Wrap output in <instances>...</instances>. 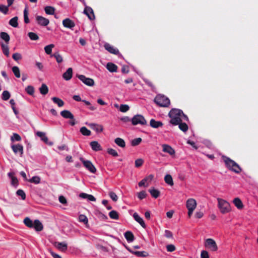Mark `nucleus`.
<instances>
[{
    "instance_id": "obj_1",
    "label": "nucleus",
    "mask_w": 258,
    "mask_h": 258,
    "mask_svg": "<svg viewBox=\"0 0 258 258\" xmlns=\"http://www.w3.org/2000/svg\"><path fill=\"white\" fill-rule=\"evenodd\" d=\"M182 115H183V112L181 110L176 108L172 109L168 113V115L171 118L170 123L174 125H178L182 121Z\"/></svg>"
},
{
    "instance_id": "obj_2",
    "label": "nucleus",
    "mask_w": 258,
    "mask_h": 258,
    "mask_svg": "<svg viewBox=\"0 0 258 258\" xmlns=\"http://www.w3.org/2000/svg\"><path fill=\"white\" fill-rule=\"evenodd\" d=\"M23 222L24 224L29 228H34L36 231L39 232L43 230V226L42 223L38 219L33 221L29 217H26Z\"/></svg>"
},
{
    "instance_id": "obj_3",
    "label": "nucleus",
    "mask_w": 258,
    "mask_h": 258,
    "mask_svg": "<svg viewBox=\"0 0 258 258\" xmlns=\"http://www.w3.org/2000/svg\"><path fill=\"white\" fill-rule=\"evenodd\" d=\"M222 159L226 167L229 170L234 172L236 173H239L241 172V168L235 161L225 156H223Z\"/></svg>"
},
{
    "instance_id": "obj_4",
    "label": "nucleus",
    "mask_w": 258,
    "mask_h": 258,
    "mask_svg": "<svg viewBox=\"0 0 258 258\" xmlns=\"http://www.w3.org/2000/svg\"><path fill=\"white\" fill-rule=\"evenodd\" d=\"M154 102L158 106L164 107L169 106L170 103L169 98L161 94H158L155 97Z\"/></svg>"
},
{
    "instance_id": "obj_5",
    "label": "nucleus",
    "mask_w": 258,
    "mask_h": 258,
    "mask_svg": "<svg viewBox=\"0 0 258 258\" xmlns=\"http://www.w3.org/2000/svg\"><path fill=\"white\" fill-rule=\"evenodd\" d=\"M218 207L222 214L228 213L230 211V206L229 203L224 200L218 198Z\"/></svg>"
},
{
    "instance_id": "obj_6",
    "label": "nucleus",
    "mask_w": 258,
    "mask_h": 258,
    "mask_svg": "<svg viewBox=\"0 0 258 258\" xmlns=\"http://www.w3.org/2000/svg\"><path fill=\"white\" fill-rule=\"evenodd\" d=\"M186 206L188 209V216L190 218L197 207V202L194 199H189L186 201Z\"/></svg>"
},
{
    "instance_id": "obj_7",
    "label": "nucleus",
    "mask_w": 258,
    "mask_h": 258,
    "mask_svg": "<svg viewBox=\"0 0 258 258\" xmlns=\"http://www.w3.org/2000/svg\"><path fill=\"white\" fill-rule=\"evenodd\" d=\"M133 125L141 124L142 125L147 124V121L145 117L141 114L135 115L131 119Z\"/></svg>"
},
{
    "instance_id": "obj_8",
    "label": "nucleus",
    "mask_w": 258,
    "mask_h": 258,
    "mask_svg": "<svg viewBox=\"0 0 258 258\" xmlns=\"http://www.w3.org/2000/svg\"><path fill=\"white\" fill-rule=\"evenodd\" d=\"M80 160L82 162L84 166L90 172L92 173L96 172V169L90 161L86 160L83 157H80Z\"/></svg>"
},
{
    "instance_id": "obj_9",
    "label": "nucleus",
    "mask_w": 258,
    "mask_h": 258,
    "mask_svg": "<svg viewBox=\"0 0 258 258\" xmlns=\"http://www.w3.org/2000/svg\"><path fill=\"white\" fill-rule=\"evenodd\" d=\"M205 246L212 251H216L218 249L217 245L214 240L212 238H208L205 241Z\"/></svg>"
},
{
    "instance_id": "obj_10",
    "label": "nucleus",
    "mask_w": 258,
    "mask_h": 258,
    "mask_svg": "<svg viewBox=\"0 0 258 258\" xmlns=\"http://www.w3.org/2000/svg\"><path fill=\"white\" fill-rule=\"evenodd\" d=\"M79 78L83 83L88 86H93L94 85V81L92 79L87 78L83 75H77Z\"/></svg>"
},
{
    "instance_id": "obj_11",
    "label": "nucleus",
    "mask_w": 258,
    "mask_h": 258,
    "mask_svg": "<svg viewBox=\"0 0 258 258\" xmlns=\"http://www.w3.org/2000/svg\"><path fill=\"white\" fill-rule=\"evenodd\" d=\"M12 149L15 154L19 153L20 156H22L23 154V147L21 144L12 145L11 146Z\"/></svg>"
},
{
    "instance_id": "obj_12",
    "label": "nucleus",
    "mask_w": 258,
    "mask_h": 258,
    "mask_svg": "<svg viewBox=\"0 0 258 258\" xmlns=\"http://www.w3.org/2000/svg\"><path fill=\"white\" fill-rule=\"evenodd\" d=\"M162 151L165 153L169 154L171 156L175 155V152L173 148L167 144L162 145Z\"/></svg>"
},
{
    "instance_id": "obj_13",
    "label": "nucleus",
    "mask_w": 258,
    "mask_h": 258,
    "mask_svg": "<svg viewBox=\"0 0 258 258\" xmlns=\"http://www.w3.org/2000/svg\"><path fill=\"white\" fill-rule=\"evenodd\" d=\"M36 20L38 24L41 26H46L49 23L48 19L40 16H37L36 17Z\"/></svg>"
},
{
    "instance_id": "obj_14",
    "label": "nucleus",
    "mask_w": 258,
    "mask_h": 258,
    "mask_svg": "<svg viewBox=\"0 0 258 258\" xmlns=\"http://www.w3.org/2000/svg\"><path fill=\"white\" fill-rule=\"evenodd\" d=\"M105 49L107 50L110 53L113 54H118L119 53V50L118 49L115 48L113 46L111 45L109 43H105L104 45Z\"/></svg>"
},
{
    "instance_id": "obj_15",
    "label": "nucleus",
    "mask_w": 258,
    "mask_h": 258,
    "mask_svg": "<svg viewBox=\"0 0 258 258\" xmlns=\"http://www.w3.org/2000/svg\"><path fill=\"white\" fill-rule=\"evenodd\" d=\"M54 245L55 247H56L59 250L64 252L67 250L68 245L64 242H55L54 243Z\"/></svg>"
},
{
    "instance_id": "obj_16",
    "label": "nucleus",
    "mask_w": 258,
    "mask_h": 258,
    "mask_svg": "<svg viewBox=\"0 0 258 258\" xmlns=\"http://www.w3.org/2000/svg\"><path fill=\"white\" fill-rule=\"evenodd\" d=\"M84 13L88 16L90 20H92L95 19L93 11L91 7L86 6L85 8Z\"/></svg>"
},
{
    "instance_id": "obj_17",
    "label": "nucleus",
    "mask_w": 258,
    "mask_h": 258,
    "mask_svg": "<svg viewBox=\"0 0 258 258\" xmlns=\"http://www.w3.org/2000/svg\"><path fill=\"white\" fill-rule=\"evenodd\" d=\"M88 125L92 130L97 133L102 132L103 130V127L102 125L93 123H87Z\"/></svg>"
},
{
    "instance_id": "obj_18",
    "label": "nucleus",
    "mask_w": 258,
    "mask_h": 258,
    "mask_svg": "<svg viewBox=\"0 0 258 258\" xmlns=\"http://www.w3.org/2000/svg\"><path fill=\"white\" fill-rule=\"evenodd\" d=\"M62 24L64 27L70 29L74 27L75 26V23L69 18L64 19L62 21Z\"/></svg>"
},
{
    "instance_id": "obj_19",
    "label": "nucleus",
    "mask_w": 258,
    "mask_h": 258,
    "mask_svg": "<svg viewBox=\"0 0 258 258\" xmlns=\"http://www.w3.org/2000/svg\"><path fill=\"white\" fill-rule=\"evenodd\" d=\"M133 217L134 219L137 222H138L143 228H145L146 227V224L145 223L143 219L138 215L137 213H134Z\"/></svg>"
},
{
    "instance_id": "obj_20",
    "label": "nucleus",
    "mask_w": 258,
    "mask_h": 258,
    "mask_svg": "<svg viewBox=\"0 0 258 258\" xmlns=\"http://www.w3.org/2000/svg\"><path fill=\"white\" fill-rule=\"evenodd\" d=\"M72 76L73 69L71 68H69L67 69V71L63 74L62 77L65 80L69 81L71 79Z\"/></svg>"
},
{
    "instance_id": "obj_21",
    "label": "nucleus",
    "mask_w": 258,
    "mask_h": 258,
    "mask_svg": "<svg viewBox=\"0 0 258 258\" xmlns=\"http://www.w3.org/2000/svg\"><path fill=\"white\" fill-rule=\"evenodd\" d=\"M163 124L160 121H156L154 119H151L150 121V125L154 128H157L159 127H162Z\"/></svg>"
},
{
    "instance_id": "obj_22",
    "label": "nucleus",
    "mask_w": 258,
    "mask_h": 258,
    "mask_svg": "<svg viewBox=\"0 0 258 258\" xmlns=\"http://www.w3.org/2000/svg\"><path fill=\"white\" fill-rule=\"evenodd\" d=\"M60 115L64 118L74 119V115L69 110H64L61 111Z\"/></svg>"
},
{
    "instance_id": "obj_23",
    "label": "nucleus",
    "mask_w": 258,
    "mask_h": 258,
    "mask_svg": "<svg viewBox=\"0 0 258 258\" xmlns=\"http://www.w3.org/2000/svg\"><path fill=\"white\" fill-rule=\"evenodd\" d=\"M90 145L93 151H99L102 150L100 145L97 141H92L90 142Z\"/></svg>"
},
{
    "instance_id": "obj_24",
    "label": "nucleus",
    "mask_w": 258,
    "mask_h": 258,
    "mask_svg": "<svg viewBox=\"0 0 258 258\" xmlns=\"http://www.w3.org/2000/svg\"><path fill=\"white\" fill-rule=\"evenodd\" d=\"M124 236L128 242H133L135 239V236L133 233L130 231H127L124 233Z\"/></svg>"
},
{
    "instance_id": "obj_25",
    "label": "nucleus",
    "mask_w": 258,
    "mask_h": 258,
    "mask_svg": "<svg viewBox=\"0 0 258 258\" xmlns=\"http://www.w3.org/2000/svg\"><path fill=\"white\" fill-rule=\"evenodd\" d=\"M106 69L111 73L117 72V66L112 62H108L106 64Z\"/></svg>"
},
{
    "instance_id": "obj_26",
    "label": "nucleus",
    "mask_w": 258,
    "mask_h": 258,
    "mask_svg": "<svg viewBox=\"0 0 258 258\" xmlns=\"http://www.w3.org/2000/svg\"><path fill=\"white\" fill-rule=\"evenodd\" d=\"M9 177L11 179V183L13 185H17L18 184V180L16 177L15 176V173L13 172H9L8 173Z\"/></svg>"
},
{
    "instance_id": "obj_27",
    "label": "nucleus",
    "mask_w": 258,
    "mask_h": 258,
    "mask_svg": "<svg viewBox=\"0 0 258 258\" xmlns=\"http://www.w3.org/2000/svg\"><path fill=\"white\" fill-rule=\"evenodd\" d=\"M233 202L237 209H242L243 208V205L239 198L234 199Z\"/></svg>"
},
{
    "instance_id": "obj_28",
    "label": "nucleus",
    "mask_w": 258,
    "mask_h": 258,
    "mask_svg": "<svg viewBox=\"0 0 258 258\" xmlns=\"http://www.w3.org/2000/svg\"><path fill=\"white\" fill-rule=\"evenodd\" d=\"M152 197L154 198L157 199L160 195V192L158 189L154 188H152L149 190Z\"/></svg>"
},
{
    "instance_id": "obj_29",
    "label": "nucleus",
    "mask_w": 258,
    "mask_h": 258,
    "mask_svg": "<svg viewBox=\"0 0 258 258\" xmlns=\"http://www.w3.org/2000/svg\"><path fill=\"white\" fill-rule=\"evenodd\" d=\"M51 99L54 103L58 105V107H62L64 104L63 101L58 97H53Z\"/></svg>"
},
{
    "instance_id": "obj_30",
    "label": "nucleus",
    "mask_w": 258,
    "mask_h": 258,
    "mask_svg": "<svg viewBox=\"0 0 258 258\" xmlns=\"http://www.w3.org/2000/svg\"><path fill=\"white\" fill-rule=\"evenodd\" d=\"M0 37L1 39H2L5 41L6 43H9V42L10 40V37L9 35L7 33L5 32H1Z\"/></svg>"
},
{
    "instance_id": "obj_31",
    "label": "nucleus",
    "mask_w": 258,
    "mask_h": 258,
    "mask_svg": "<svg viewBox=\"0 0 258 258\" xmlns=\"http://www.w3.org/2000/svg\"><path fill=\"white\" fill-rule=\"evenodd\" d=\"M40 93L43 95H45L48 92V88L45 84H42L39 88Z\"/></svg>"
},
{
    "instance_id": "obj_32",
    "label": "nucleus",
    "mask_w": 258,
    "mask_h": 258,
    "mask_svg": "<svg viewBox=\"0 0 258 258\" xmlns=\"http://www.w3.org/2000/svg\"><path fill=\"white\" fill-rule=\"evenodd\" d=\"M114 142L115 144L121 148H124L125 147V143L124 141L120 138H117L115 139Z\"/></svg>"
},
{
    "instance_id": "obj_33",
    "label": "nucleus",
    "mask_w": 258,
    "mask_h": 258,
    "mask_svg": "<svg viewBox=\"0 0 258 258\" xmlns=\"http://www.w3.org/2000/svg\"><path fill=\"white\" fill-rule=\"evenodd\" d=\"M36 135L38 137L41 138L42 141L45 143H48V138L45 136V134L41 132H37Z\"/></svg>"
},
{
    "instance_id": "obj_34",
    "label": "nucleus",
    "mask_w": 258,
    "mask_h": 258,
    "mask_svg": "<svg viewBox=\"0 0 258 258\" xmlns=\"http://www.w3.org/2000/svg\"><path fill=\"white\" fill-rule=\"evenodd\" d=\"M165 182L169 185L172 186L174 184L172 176L170 174H167L164 177Z\"/></svg>"
},
{
    "instance_id": "obj_35",
    "label": "nucleus",
    "mask_w": 258,
    "mask_h": 258,
    "mask_svg": "<svg viewBox=\"0 0 258 258\" xmlns=\"http://www.w3.org/2000/svg\"><path fill=\"white\" fill-rule=\"evenodd\" d=\"M81 133L85 136H89L91 135V132L86 127L83 126L80 128V130Z\"/></svg>"
},
{
    "instance_id": "obj_36",
    "label": "nucleus",
    "mask_w": 258,
    "mask_h": 258,
    "mask_svg": "<svg viewBox=\"0 0 258 258\" xmlns=\"http://www.w3.org/2000/svg\"><path fill=\"white\" fill-rule=\"evenodd\" d=\"M18 17H14L10 20L9 24L13 27H17L18 26Z\"/></svg>"
},
{
    "instance_id": "obj_37",
    "label": "nucleus",
    "mask_w": 258,
    "mask_h": 258,
    "mask_svg": "<svg viewBox=\"0 0 258 258\" xmlns=\"http://www.w3.org/2000/svg\"><path fill=\"white\" fill-rule=\"evenodd\" d=\"M109 216L112 219L118 220L119 219L118 213L115 210H112L109 213Z\"/></svg>"
},
{
    "instance_id": "obj_38",
    "label": "nucleus",
    "mask_w": 258,
    "mask_h": 258,
    "mask_svg": "<svg viewBox=\"0 0 258 258\" xmlns=\"http://www.w3.org/2000/svg\"><path fill=\"white\" fill-rule=\"evenodd\" d=\"M51 56L55 57L57 62L58 63H61L63 61L62 57L58 52L54 53Z\"/></svg>"
},
{
    "instance_id": "obj_39",
    "label": "nucleus",
    "mask_w": 258,
    "mask_h": 258,
    "mask_svg": "<svg viewBox=\"0 0 258 258\" xmlns=\"http://www.w3.org/2000/svg\"><path fill=\"white\" fill-rule=\"evenodd\" d=\"M12 70L16 78H20L21 74L19 67L17 66H14L12 68Z\"/></svg>"
},
{
    "instance_id": "obj_40",
    "label": "nucleus",
    "mask_w": 258,
    "mask_h": 258,
    "mask_svg": "<svg viewBox=\"0 0 258 258\" xmlns=\"http://www.w3.org/2000/svg\"><path fill=\"white\" fill-rule=\"evenodd\" d=\"M45 13L48 15H53L55 12V9L51 6H46L44 8Z\"/></svg>"
},
{
    "instance_id": "obj_41",
    "label": "nucleus",
    "mask_w": 258,
    "mask_h": 258,
    "mask_svg": "<svg viewBox=\"0 0 258 258\" xmlns=\"http://www.w3.org/2000/svg\"><path fill=\"white\" fill-rule=\"evenodd\" d=\"M179 129L183 132L188 130V127L186 123L180 122L178 124Z\"/></svg>"
},
{
    "instance_id": "obj_42",
    "label": "nucleus",
    "mask_w": 258,
    "mask_h": 258,
    "mask_svg": "<svg viewBox=\"0 0 258 258\" xmlns=\"http://www.w3.org/2000/svg\"><path fill=\"white\" fill-rule=\"evenodd\" d=\"M31 183H34L35 184H38L40 182L41 178L38 176H33L32 178L28 180Z\"/></svg>"
},
{
    "instance_id": "obj_43",
    "label": "nucleus",
    "mask_w": 258,
    "mask_h": 258,
    "mask_svg": "<svg viewBox=\"0 0 258 258\" xmlns=\"http://www.w3.org/2000/svg\"><path fill=\"white\" fill-rule=\"evenodd\" d=\"M54 47V45L53 44H51L48 45L44 47V50L46 54H50L52 52V49Z\"/></svg>"
},
{
    "instance_id": "obj_44",
    "label": "nucleus",
    "mask_w": 258,
    "mask_h": 258,
    "mask_svg": "<svg viewBox=\"0 0 258 258\" xmlns=\"http://www.w3.org/2000/svg\"><path fill=\"white\" fill-rule=\"evenodd\" d=\"M28 36L31 40H37L39 39V36L38 35L34 32H29Z\"/></svg>"
},
{
    "instance_id": "obj_45",
    "label": "nucleus",
    "mask_w": 258,
    "mask_h": 258,
    "mask_svg": "<svg viewBox=\"0 0 258 258\" xmlns=\"http://www.w3.org/2000/svg\"><path fill=\"white\" fill-rule=\"evenodd\" d=\"M11 140L12 142L20 141L21 140V137L19 134L14 133L13 136L11 137Z\"/></svg>"
},
{
    "instance_id": "obj_46",
    "label": "nucleus",
    "mask_w": 258,
    "mask_h": 258,
    "mask_svg": "<svg viewBox=\"0 0 258 258\" xmlns=\"http://www.w3.org/2000/svg\"><path fill=\"white\" fill-rule=\"evenodd\" d=\"M24 22L26 24H28L29 23V19L28 18V10L27 8H26L24 11Z\"/></svg>"
},
{
    "instance_id": "obj_47",
    "label": "nucleus",
    "mask_w": 258,
    "mask_h": 258,
    "mask_svg": "<svg viewBox=\"0 0 258 258\" xmlns=\"http://www.w3.org/2000/svg\"><path fill=\"white\" fill-rule=\"evenodd\" d=\"M10 93L8 91H4L2 93V99L6 101L10 98Z\"/></svg>"
},
{
    "instance_id": "obj_48",
    "label": "nucleus",
    "mask_w": 258,
    "mask_h": 258,
    "mask_svg": "<svg viewBox=\"0 0 258 258\" xmlns=\"http://www.w3.org/2000/svg\"><path fill=\"white\" fill-rule=\"evenodd\" d=\"M9 11V7L4 5H0V12L6 15Z\"/></svg>"
},
{
    "instance_id": "obj_49",
    "label": "nucleus",
    "mask_w": 258,
    "mask_h": 258,
    "mask_svg": "<svg viewBox=\"0 0 258 258\" xmlns=\"http://www.w3.org/2000/svg\"><path fill=\"white\" fill-rule=\"evenodd\" d=\"M134 254L138 256H142V257H146L148 255V253L145 251H134Z\"/></svg>"
},
{
    "instance_id": "obj_50",
    "label": "nucleus",
    "mask_w": 258,
    "mask_h": 258,
    "mask_svg": "<svg viewBox=\"0 0 258 258\" xmlns=\"http://www.w3.org/2000/svg\"><path fill=\"white\" fill-rule=\"evenodd\" d=\"M27 93L30 95H33L34 93V88L32 86H28L25 89Z\"/></svg>"
},
{
    "instance_id": "obj_51",
    "label": "nucleus",
    "mask_w": 258,
    "mask_h": 258,
    "mask_svg": "<svg viewBox=\"0 0 258 258\" xmlns=\"http://www.w3.org/2000/svg\"><path fill=\"white\" fill-rule=\"evenodd\" d=\"M108 195L113 202H116L118 200V197L114 192L110 191Z\"/></svg>"
},
{
    "instance_id": "obj_52",
    "label": "nucleus",
    "mask_w": 258,
    "mask_h": 258,
    "mask_svg": "<svg viewBox=\"0 0 258 258\" xmlns=\"http://www.w3.org/2000/svg\"><path fill=\"white\" fill-rule=\"evenodd\" d=\"M142 140L141 138H136L132 140L131 144L133 146H136L141 143Z\"/></svg>"
},
{
    "instance_id": "obj_53",
    "label": "nucleus",
    "mask_w": 258,
    "mask_h": 258,
    "mask_svg": "<svg viewBox=\"0 0 258 258\" xmlns=\"http://www.w3.org/2000/svg\"><path fill=\"white\" fill-rule=\"evenodd\" d=\"M130 109L128 105L126 104H121L120 106L119 110L122 112H125Z\"/></svg>"
},
{
    "instance_id": "obj_54",
    "label": "nucleus",
    "mask_w": 258,
    "mask_h": 258,
    "mask_svg": "<svg viewBox=\"0 0 258 258\" xmlns=\"http://www.w3.org/2000/svg\"><path fill=\"white\" fill-rule=\"evenodd\" d=\"M147 193L145 190H142L138 193V197L140 200H143L147 197Z\"/></svg>"
},
{
    "instance_id": "obj_55",
    "label": "nucleus",
    "mask_w": 258,
    "mask_h": 258,
    "mask_svg": "<svg viewBox=\"0 0 258 258\" xmlns=\"http://www.w3.org/2000/svg\"><path fill=\"white\" fill-rule=\"evenodd\" d=\"M17 194L18 196H20L23 200L26 199V194L25 192L22 189H18L17 191Z\"/></svg>"
},
{
    "instance_id": "obj_56",
    "label": "nucleus",
    "mask_w": 258,
    "mask_h": 258,
    "mask_svg": "<svg viewBox=\"0 0 258 258\" xmlns=\"http://www.w3.org/2000/svg\"><path fill=\"white\" fill-rule=\"evenodd\" d=\"M79 219L80 222H83L85 224H87L88 223V218L84 215H80L79 217Z\"/></svg>"
},
{
    "instance_id": "obj_57",
    "label": "nucleus",
    "mask_w": 258,
    "mask_h": 258,
    "mask_svg": "<svg viewBox=\"0 0 258 258\" xmlns=\"http://www.w3.org/2000/svg\"><path fill=\"white\" fill-rule=\"evenodd\" d=\"M107 153L114 157H117L118 156L117 152L114 149L112 148L108 149Z\"/></svg>"
},
{
    "instance_id": "obj_58",
    "label": "nucleus",
    "mask_w": 258,
    "mask_h": 258,
    "mask_svg": "<svg viewBox=\"0 0 258 258\" xmlns=\"http://www.w3.org/2000/svg\"><path fill=\"white\" fill-rule=\"evenodd\" d=\"M12 57L15 60L18 61L22 58V55L20 53L17 52L13 54Z\"/></svg>"
},
{
    "instance_id": "obj_59",
    "label": "nucleus",
    "mask_w": 258,
    "mask_h": 258,
    "mask_svg": "<svg viewBox=\"0 0 258 258\" xmlns=\"http://www.w3.org/2000/svg\"><path fill=\"white\" fill-rule=\"evenodd\" d=\"M144 163L142 159H138L135 161V166L137 168L141 167Z\"/></svg>"
},
{
    "instance_id": "obj_60",
    "label": "nucleus",
    "mask_w": 258,
    "mask_h": 258,
    "mask_svg": "<svg viewBox=\"0 0 258 258\" xmlns=\"http://www.w3.org/2000/svg\"><path fill=\"white\" fill-rule=\"evenodd\" d=\"M167 250L168 252H173L175 250V246L173 244H168L166 246Z\"/></svg>"
},
{
    "instance_id": "obj_61",
    "label": "nucleus",
    "mask_w": 258,
    "mask_h": 258,
    "mask_svg": "<svg viewBox=\"0 0 258 258\" xmlns=\"http://www.w3.org/2000/svg\"><path fill=\"white\" fill-rule=\"evenodd\" d=\"M165 236L166 237L168 238H172L173 237V234L172 233L168 230H166L165 231Z\"/></svg>"
},
{
    "instance_id": "obj_62",
    "label": "nucleus",
    "mask_w": 258,
    "mask_h": 258,
    "mask_svg": "<svg viewBox=\"0 0 258 258\" xmlns=\"http://www.w3.org/2000/svg\"><path fill=\"white\" fill-rule=\"evenodd\" d=\"M201 258H209V253L206 250H203L201 254Z\"/></svg>"
},
{
    "instance_id": "obj_63",
    "label": "nucleus",
    "mask_w": 258,
    "mask_h": 258,
    "mask_svg": "<svg viewBox=\"0 0 258 258\" xmlns=\"http://www.w3.org/2000/svg\"><path fill=\"white\" fill-rule=\"evenodd\" d=\"M58 200H59V202L62 204H66L67 203V199L63 196H59Z\"/></svg>"
},
{
    "instance_id": "obj_64",
    "label": "nucleus",
    "mask_w": 258,
    "mask_h": 258,
    "mask_svg": "<svg viewBox=\"0 0 258 258\" xmlns=\"http://www.w3.org/2000/svg\"><path fill=\"white\" fill-rule=\"evenodd\" d=\"M121 72L124 74H127L129 72V69L128 66H123L121 68Z\"/></svg>"
}]
</instances>
